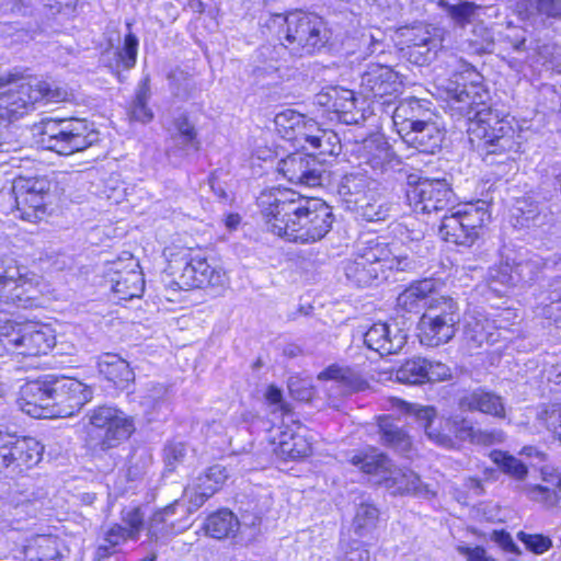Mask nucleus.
I'll return each instance as SVG.
<instances>
[{
	"label": "nucleus",
	"mask_w": 561,
	"mask_h": 561,
	"mask_svg": "<svg viewBox=\"0 0 561 561\" xmlns=\"http://www.w3.org/2000/svg\"><path fill=\"white\" fill-rule=\"evenodd\" d=\"M392 407L407 414L413 415L419 426L433 444L453 449L457 440H470L474 427L463 416L437 417V411L431 405L411 404L400 399L392 400Z\"/></svg>",
	"instance_id": "6e6552de"
},
{
	"label": "nucleus",
	"mask_w": 561,
	"mask_h": 561,
	"mask_svg": "<svg viewBox=\"0 0 561 561\" xmlns=\"http://www.w3.org/2000/svg\"><path fill=\"white\" fill-rule=\"evenodd\" d=\"M277 170L290 183L313 187L321 184L323 165L313 154L295 152L282 159Z\"/></svg>",
	"instance_id": "2eb2a0df"
},
{
	"label": "nucleus",
	"mask_w": 561,
	"mask_h": 561,
	"mask_svg": "<svg viewBox=\"0 0 561 561\" xmlns=\"http://www.w3.org/2000/svg\"><path fill=\"white\" fill-rule=\"evenodd\" d=\"M426 366V381L428 382L446 380L451 375L449 367L440 362H431L427 359Z\"/></svg>",
	"instance_id": "69168bd1"
},
{
	"label": "nucleus",
	"mask_w": 561,
	"mask_h": 561,
	"mask_svg": "<svg viewBox=\"0 0 561 561\" xmlns=\"http://www.w3.org/2000/svg\"><path fill=\"white\" fill-rule=\"evenodd\" d=\"M400 75L391 67L381 64H369L360 78L359 93L368 100L390 103L402 90Z\"/></svg>",
	"instance_id": "4468645a"
},
{
	"label": "nucleus",
	"mask_w": 561,
	"mask_h": 561,
	"mask_svg": "<svg viewBox=\"0 0 561 561\" xmlns=\"http://www.w3.org/2000/svg\"><path fill=\"white\" fill-rule=\"evenodd\" d=\"M16 402L23 412L33 416L35 412V382L27 381L21 386Z\"/></svg>",
	"instance_id": "052dcab7"
},
{
	"label": "nucleus",
	"mask_w": 561,
	"mask_h": 561,
	"mask_svg": "<svg viewBox=\"0 0 561 561\" xmlns=\"http://www.w3.org/2000/svg\"><path fill=\"white\" fill-rule=\"evenodd\" d=\"M378 188V183L367 174L362 172H352L343 176L339 185L340 195L344 196L348 203H354L356 197L369 195Z\"/></svg>",
	"instance_id": "2f4dec72"
},
{
	"label": "nucleus",
	"mask_w": 561,
	"mask_h": 561,
	"mask_svg": "<svg viewBox=\"0 0 561 561\" xmlns=\"http://www.w3.org/2000/svg\"><path fill=\"white\" fill-rule=\"evenodd\" d=\"M267 26L282 28L278 33L280 43L263 45L256 51L252 71L256 80L274 77L279 69V60L285 59L287 54L296 57L311 55L324 47L329 41L325 22L313 13L296 11L287 15L275 14Z\"/></svg>",
	"instance_id": "7ed1b4c3"
},
{
	"label": "nucleus",
	"mask_w": 561,
	"mask_h": 561,
	"mask_svg": "<svg viewBox=\"0 0 561 561\" xmlns=\"http://www.w3.org/2000/svg\"><path fill=\"white\" fill-rule=\"evenodd\" d=\"M403 141L417 151L434 154L439 151L445 138L444 130L434 122L424 121L402 136Z\"/></svg>",
	"instance_id": "393cba45"
},
{
	"label": "nucleus",
	"mask_w": 561,
	"mask_h": 561,
	"mask_svg": "<svg viewBox=\"0 0 561 561\" xmlns=\"http://www.w3.org/2000/svg\"><path fill=\"white\" fill-rule=\"evenodd\" d=\"M378 516L379 512L374 505L367 503L360 504L356 510L353 520L355 531L359 536L365 535L376 526Z\"/></svg>",
	"instance_id": "09e8293b"
},
{
	"label": "nucleus",
	"mask_w": 561,
	"mask_h": 561,
	"mask_svg": "<svg viewBox=\"0 0 561 561\" xmlns=\"http://www.w3.org/2000/svg\"><path fill=\"white\" fill-rule=\"evenodd\" d=\"M536 312L557 327H561V280L557 282V287L550 290L547 298L537 306Z\"/></svg>",
	"instance_id": "a19ab883"
},
{
	"label": "nucleus",
	"mask_w": 561,
	"mask_h": 561,
	"mask_svg": "<svg viewBox=\"0 0 561 561\" xmlns=\"http://www.w3.org/2000/svg\"><path fill=\"white\" fill-rule=\"evenodd\" d=\"M458 408L466 412H480L494 417H505L503 398L484 388H477L465 392L458 399Z\"/></svg>",
	"instance_id": "5701e85b"
},
{
	"label": "nucleus",
	"mask_w": 561,
	"mask_h": 561,
	"mask_svg": "<svg viewBox=\"0 0 561 561\" xmlns=\"http://www.w3.org/2000/svg\"><path fill=\"white\" fill-rule=\"evenodd\" d=\"M163 254L181 287L210 288L220 294L228 286L229 278L226 272L220 266L210 264L198 251L167 247Z\"/></svg>",
	"instance_id": "0eeeda50"
},
{
	"label": "nucleus",
	"mask_w": 561,
	"mask_h": 561,
	"mask_svg": "<svg viewBox=\"0 0 561 561\" xmlns=\"http://www.w3.org/2000/svg\"><path fill=\"white\" fill-rule=\"evenodd\" d=\"M489 282L490 286L497 290L494 286L496 284L514 287L517 286V282L514 277V267L508 261L501 262L499 265H495L489 270Z\"/></svg>",
	"instance_id": "603ef678"
},
{
	"label": "nucleus",
	"mask_w": 561,
	"mask_h": 561,
	"mask_svg": "<svg viewBox=\"0 0 561 561\" xmlns=\"http://www.w3.org/2000/svg\"><path fill=\"white\" fill-rule=\"evenodd\" d=\"M434 290L435 283L431 278L414 282L399 294L397 306L407 312H415Z\"/></svg>",
	"instance_id": "c756f323"
},
{
	"label": "nucleus",
	"mask_w": 561,
	"mask_h": 561,
	"mask_svg": "<svg viewBox=\"0 0 561 561\" xmlns=\"http://www.w3.org/2000/svg\"><path fill=\"white\" fill-rule=\"evenodd\" d=\"M87 416L91 427L89 434L95 436L96 446L104 451L126 442L136 430L134 417L115 407H98Z\"/></svg>",
	"instance_id": "f8f14e48"
},
{
	"label": "nucleus",
	"mask_w": 561,
	"mask_h": 561,
	"mask_svg": "<svg viewBox=\"0 0 561 561\" xmlns=\"http://www.w3.org/2000/svg\"><path fill=\"white\" fill-rule=\"evenodd\" d=\"M350 461L364 473L371 476L374 483L383 485L392 494H413L425 499L436 494L432 485L423 483L415 472L394 467L382 453H358Z\"/></svg>",
	"instance_id": "423d86ee"
},
{
	"label": "nucleus",
	"mask_w": 561,
	"mask_h": 561,
	"mask_svg": "<svg viewBox=\"0 0 561 561\" xmlns=\"http://www.w3.org/2000/svg\"><path fill=\"white\" fill-rule=\"evenodd\" d=\"M274 453L284 460H297L308 457L312 451L311 437L304 432L285 431L278 442L273 439Z\"/></svg>",
	"instance_id": "bb28decb"
},
{
	"label": "nucleus",
	"mask_w": 561,
	"mask_h": 561,
	"mask_svg": "<svg viewBox=\"0 0 561 561\" xmlns=\"http://www.w3.org/2000/svg\"><path fill=\"white\" fill-rule=\"evenodd\" d=\"M364 342L368 348L381 356L399 353L407 343V334L397 327L388 323H374L364 334Z\"/></svg>",
	"instance_id": "aec40b11"
},
{
	"label": "nucleus",
	"mask_w": 561,
	"mask_h": 561,
	"mask_svg": "<svg viewBox=\"0 0 561 561\" xmlns=\"http://www.w3.org/2000/svg\"><path fill=\"white\" fill-rule=\"evenodd\" d=\"M57 321L38 322L37 321V356L47 355L56 350V354H64L62 344H57Z\"/></svg>",
	"instance_id": "ea45409f"
},
{
	"label": "nucleus",
	"mask_w": 561,
	"mask_h": 561,
	"mask_svg": "<svg viewBox=\"0 0 561 561\" xmlns=\"http://www.w3.org/2000/svg\"><path fill=\"white\" fill-rule=\"evenodd\" d=\"M68 92L55 81H42L37 83V104L44 105L66 101Z\"/></svg>",
	"instance_id": "8fccbe9b"
},
{
	"label": "nucleus",
	"mask_w": 561,
	"mask_h": 561,
	"mask_svg": "<svg viewBox=\"0 0 561 561\" xmlns=\"http://www.w3.org/2000/svg\"><path fill=\"white\" fill-rule=\"evenodd\" d=\"M187 448L183 443H169L163 449L165 472H174L186 457Z\"/></svg>",
	"instance_id": "864d4df0"
},
{
	"label": "nucleus",
	"mask_w": 561,
	"mask_h": 561,
	"mask_svg": "<svg viewBox=\"0 0 561 561\" xmlns=\"http://www.w3.org/2000/svg\"><path fill=\"white\" fill-rule=\"evenodd\" d=\"M319 379L332 381L342 396L364 388L360 377L347 367L330 366L320 373Z\"/></svg>",
	"instance_id": "473e14b6"
},
{
	"label": "nucleus",
	"mask_w": 561,
	"mask_h": 561,
	"mask_svg": "<svg viewBox=\"0 0 561 561\" xmlns=\"http://www.w3.org/2000/svg\"><path fill=\"white\" fill-rule=\"evenodd\" d=\"M229 478L228 469L222 465H214L197 476L192 484L184 490L190 503L188 511L198 510L210 496L218 492Z\"/></svg>",
	"instance_id": "dca6fc26"
},
{
	"label": "nucleus",
	"mask_w": 561,
	"mask_h": 561,
	"mask_svg": "<svg viewBox=\"0 0 561 561\" xmlns=\"http://www.w3.org/2000/svg\"><path fill=\"white\" fill-rule=\"evenodd\" d=\"M504 440V433L502 431H473V435L470 439L471 443L481 444V445H492L496 443H501Z\"/></svg>",
	"instance_id": "774afa93"
},
{
	"label": "nucleus",
	"mask_w": 561,
	"mask_h": 561,
	"mask_svg": "<svg viewBox=\"0 0 561 561\" xmlns=\"http://www.w3.org/2000/svg\"><path fill=\"white\" fill-rule=\"evenodd\" d=\"M91 387L81 381L45 375L37 377V419L67 417L91 401Z\"/></svg>",
	"instance_id": "39448f33"
},
{
	"label": "nucleus",
	"mask_w": 561,
	"mask_h": 561,
	"mask_svg": "<svg viewBox=\"0 0 561 561\" xmlns=\"http://www.w3.org/2000/svg\"><path fill=\"white\" fill-rule=\"evenodd\" d=\"M46 16H56L60 22L72 18L77 12L78 0H39Z\"/></svg>",
	"instance_id": "49530a36"
},
{
	"label": "nucleus",
	"mask_w": 561,
	"mask_h": 561,
	"mask_svg": "<svg viewBox=\"0 0 561 561\" xmlns=\"http://www.w3.org/2000/svg\"><path fill=\"white\" fill-rule=\"evenodd\" d=\"M354 205L357 216L368 222L385 221L392 213V204L379 193L378 188L369 195L356 197Z\"/></svg>",
	"instance_id": "cd10ccee"
},
{
	"label": "nucleus",
	"mask_w": 561,
	"mask_h": 561,
	"mask_svg": "<svg viewBox=\"0 0 561 561\" xmlns=\"http://www.w3.org/2000/svg\"><path fill=\"white\" fill-rule=\"evenodd\" d=\"M33 77L31 73L14 68L9 71H0V101L2 104H8L9 101L19 100L23 96L22 83H27L32 87Z\"/></svg>",
	"instance_id": "f704fd0d"
},
{
	"label": "nucleus",
	"mask_w": 561,
	"mask_h": 561,
	"mask_svg": "<svg viewBox=\"0 0 561 561\" xmlns=\"http://www.w3.org/2000/svg\"><path fill=\"white\" fill-rule=\"evenodd\" d=\"M356 154L359 165L369 167L376 173L386 172L396 161L390 145L380 135L366 138L357 146Z\"/></svg>",
	"instance_id": "a211bd4d"
},
{
	"label": "nucleus",
	"mask_w": 561,
	"mask_h": 561,
	"mask_svg": "<svg viewBox=\"0 0 561 561\" xmlns=\"http://www.w3.org/2000/svg\"><path fill=\"white\" fill-rule=\"evenodd\" d=\"M480 9V5L474 2L465 1L454 7H448V15L459 24L470 22L476 11Z\"/></svg>",
	"instance_id": "bf43d9fd"
},
{
	"label": "nucleus",
	"mask_w": 561,
	"mask_h": 561,
	"mask_svg": "<svg viewBox=\"0 0 561 561\" xmlns=\"http://www.w3.org/2000/svg\"><path fill=\"white\" fill-rule=\"evenodd\" d=\"M378 427L381 443L400 454H408L412 447L411 437L405 431L393 422L391 416L378 417Z\"/></svg>",
	"instance_id": "c85d7f7f"
},
{
	"label": "nucleus",
	"mask_w": 561,
	"mask_h": 561,
	"mask_svg": "<svg viewBox=\"0 0 561 561\" xmlns=\"http://www.w3.org/2000/svg\"><path fill=\"white\" fill-rule=\"evenodd\" d=\"M122 264V261L114 264V274L111 277L113 291L123 300L139 297L144 291L145 282L138 262L129 257L124 268L118 267Z\"/></svg>",
	"instance_id": "412c9836"
},
{
	"label": "nucleus",
	"mask_w": 561,
	"mask_h": 561,
	"mask_svg": "<svg viewBox=\"0 0 561 561\" xmlns=\"http://www.w3.org/2000/svg\"><path fill=\"white\" fill-rule=\"evenodd\" d=\"M444 214L438 233L447 242L471 247L478 239L479 229L490 219L484 202L469 203L450 208Z\"/></svg>",
	"instance_id": "9d476101"
},
{
	"label": "nucleus",
	"mask_w": 561,
	"mask_h": 561,
	"mask_svg": "<svg viewBox=\"0 0 561 561\" xmlns=\"http://www.w3.org/2000/svg\"><path fill=\"white\" fill-rule=\"evenodd\" d=\"M306 148L313 152L311 154L337 156L341 151V141L336 133L329 129H322L316 122V129L311 128L306 141Z\"/></svg>",
	"instance_id": "7c9ffc66"
},
{
	"label": "nucleus",
	"mask_w": 561,
	"mask_h": 561,
	"mask_svg": "<svg viewBox=\"0 0 561 561\" xmlns=\"http://www.w3.org/2000/svg\"><path fill=\"white\" fill-rule=\"evenodd\" d=\"M37 561H58L59 551L55 538L37 536Z\"/></svg>",
	"instance_id": "13d9d810"
},
{
	"label": "nucleus",
	"mask_w": 561,
	"mask_h": 561,
	"mask_svg": "<svg viewBox=\"0 0 561 561\" xmlns=\"http://www.w3.org/2000/svg\"><path fill=\"white\" fill-rule=\"evenodd\" d=\"M459 320L458 306L451 298L432 299L419 321L420 342L432 347L449 342L456 334Z\"/></svg>",
	"instance_id": "9b49d317"
},
{
	"label": "nucleus",
	"mask_w": 561,
	"mask_h": 561,
	"mask_svg": "<svg viewBox=\"0 0 561 561\" xmlns=\"http://www.w3.org/2000/svg\"><path fill=\"white\" fill-rule=\"evenodd\" d=\"M257 205L266 229L288 241L313 243L332 229V209L321 199L274 187L260 194Z\"/></svg>",
	"instance_id": "f03ea898"
},
{
	"label": "nucleus",
	"mask_w": 561,
	"mask_h": 561,
	"mask_svg": "<svg viewBox=\"0 0 561 561\" xmlns=\"http://www.w3.org/2000/svg\"><path fill=\"white\" fill-rule=\"evenodd\" d=\"M426 365L425 358L409 359L397 370L396 378L403 383H423L426 381Z\"/></svg>",
	"instance_id": "79ce46f5"
},
{
	"label": "nucleus",
	"mask_w": 561,
	"mask_h": 561,
	"mask_svg": "<svg viewBox=\"0 0 561 561\" xmlns=\"http://www.w3.org/2000/svg\"><path fill=\"white\" fill-rule=\"evenodd\" d=\"M128 33L125 35L124 45L116 55V68L130 69L136 65L138 54V38L130 32L131 24H126Z\"/></svg>",
	"instance_id": "c03bdc74"
},
{
	"label": "nucleus",
	"mask_w": 561,
	"mask_h": 561,
	"mask_svg": "<svg viewBox=\"0 0 561 561\" xmlns=\"http://www.w3.org/2000/svg\"><path fill=\"white\" fill-rule=\"evenodd\" d=\"M33 332L31 327H19L16 331L7 337V345L13 346L15 350L22 346L32 347L34 343Z\"/></svg>",
	"instance_id": "e2e57ef3"
},
{
	"label": "nucleus",
	"mask_w": 561,
	"mask_h": 561,
	"mask_svg": "<svg viewBox=\"0 0 561 561\" xmlns=\"http://www.w3.org/2000/svg\"><path fill=\"white\" fill-rule=\"evenodd\" d=\"M520 491L531 501L547 505H552L556 502L554 492L540 484H524Z\"/></svg>",
	"instance_id": "4d7b16f0"
},
{
	"label": "nucleus",
	"mask_w": 561,
	"mask_h": 561,
	"mask_svg": "<svg viewBox=\"0 0 561 561\" xmlns=\"http://www.w3.org/2000/svg\"><path fill=\"white\" fill-rule=\"evenodd\" d=\"M150 96L149 85L144 82L139 85L135 99L129 108V117L133 121L140 122L142 124L149 123L153 118L152 111L148 107L147 103Z\"/></svg>",
	"instance_id": "37998d69"
},
{
	"label": "nucleus",
	"mask_w": 561,
	"mask_h": 561,
	"mask_svg": "<svg viewBox=\"0 0 561 561\" xmlns=\"http://www.w3.org/2000/svg\"><path fill=\"white\" fill-rule=\"evenodd\" d=\"M413 267L414 261L402 254L397 244L370 237L357 243L355 253L345 262L344 272L354 285L366 287L386 279L388 272L409 271Z\"/></svg>",
	"instance_id": "20e7f679"
},
{
	"label": "nucleus",
	"mask_w": 561,
	"mask_h": 561,
	"mask_svg": "<svg viewBox=\"0 0 561 561\" xmlns=\"http://www.w3.org/2000/svg\"><path fill=\"white\" fill-rule=\"evenodd\" d=\"M68 186L69 176L62 172L37 179V213L50 215L56 211L65 199Z\"/></svg>",
	"instance_id": "4be33fe9"
},
{
	"label": "nucleus",
	"mask_w": 561,
	"mask_h": 561,
	"mask_svg": "<svg viewBox=\"0 0 561 561\" xmlns=\"http://www.w3.org/2000/svg\"><path fill=\"white\" fill-rule=\"evenodd\" d=\"M440 87L446 91L450 115L467 121L470 140L477 141V148L486 163H497L494 156H504L515 148L513 127L492 112L486 104L488 92L481 84L448 80Z\"/></svg>",
	"instance_id": "f257e3e1"
},
{
	"label": "nucleus",
	"mask_w": 561,
	"mask_h": 561,
	"mask_svg": "<svg viewBox=\"0 0 561 561\" xmlns=\"http://www.w3.org/2000/svg\"><path fill=\"white\" fill-rule=\"evenodd\" d=\"M535 9L547 18H561V0H534Z\"/></svg>",
	"instance_id": "338daca9"
},
{
	"label": "nucleus",
	"mask_w": 561,
	"mask_h": 561,
	"mask_svg": "<svg viewBox=\"0 0 561 561\" xmlns=\"http://www.w3.org/2000/svg\"><path fill=\"white\" fill-rule=\"evenodd\" d=\"M497 336L494 321L484 313L473 311L466 314L462 346L468 353L481 348L484 344H493Z\"/></svg>",
	"instance_id": "f3484780"
},
{
	"label": "nucleus",
	"mask_w": 561,
	"mask_h": 561,
	"mask_svg": "<svg viewBox=\"0 0 561 561\" xmlns=\"http://www.w3.org/2000/svg\"><path fill=\"white\" fill-rule=\"evenodd\" d=\"M407 199L414 213L431 215L448 211L454 193L446 180L423 179L409 188Z\"/></svg>",
	"instance_id": "ddd939ff"
},
{
	"label": "nucleus",
	"mask_w": 561,
	"mask_h": 561,
	"mask_svg": "<svg viewBox=\"0 0 561 561\" xmlns=\"http://www.w3.org/2000/svg\"><path fill=\"white\" fill-rule=\"evenodd\" d=\"M491 457L495 463L507 474L523 481L528 473L527 467L517 458L503 451H493Z\"/></svg>",
	"instance_id": "de8ad7c7"
},
{
	"label": "nucleus",
	"mask_w": 561,
	"mask_h": 561,
	"mask_svg": "<svg viewBox=\"0 0 561 561\" xmlns=\"http://www.w3.org/2000/svg\"><path fill=\"white\" fill-rule=\"evenodd\" d=\"M517 539L524 543L527 550L535 554H542L552 547L551 538L542 534L518 531Z\"/></svg>",
	"instance_id": "5fc2aeb1"
},
{
	"label": "nucleus",
	"mask_w": 561,
	"mask_h": 561,
	"mask_svg": "<svg viewBox=\"0 0 561 561\" xmlns=\"http://www.w3.org/2000/svg\"><path fill=\"white\" fill-rule=\"evenodd\" d=\"M99 374L117 390H126L135 381L129 363L114 353H105L98 359Z\"/></svg>",
	"instance_id": "a878e982"
},
{
	"label": "nucleus",
	"mask_w": 561,
	"mask_h": 561,
	"mask_svg": "<svg viewBox=\"0 0 561 561\" xmlns=\"http://www.w3.org/2000/svg\"><path fill=\"white\" fill-rule=\"evenodd\" d=\"M425 110L420 100L407 99L399 103L393 112V123L398 126V131L402 136L407 129H411L424 122Z\"/></svg>",
	"instance_id": "72a5a7b5"
},
{
	"label": "nucleus",
	"mask_w": 561,
	"mask_h": 561,
	"mask_svg": "<svg viewBox=\"0 0 561 561\" xmlns=\"http://www.w3.org/2000/svg\"><path fill=\"white\" fill-rule=\"evenodd\" d=\"M176 135L175 141L180 144L185 150H198L199 142L196 139V131L194 126L187 121L186 117H180L175 122Z\"/></svg>",
	"instance_id": "3c124183"
},
{
	"label": "nucleus",
	"mask_w": 561,
	"mask_h": 561,
	"mask_svg": "<svg viewBox=\"0 0 561 561\" xmlns=\"http://www.w3.org/2000/svg\"><path fill=\"white\" fill-rule=\"evenodd\" d=\"M276 133L287 141L306 148L305 141L311 133V128L316 129V121L294 111L285 110L276 114L274 118Z\"/></svg>",
	"instance_id": "6ab92c4d"
},
{
	"label": "nucleus",
	"mask_w": 561,
	"mask_h": 561,
	"mask_svg": "<svg viewBox=\"0 0 561 561\" xmlns=\"http://www.w3.org/2000/svg\"><path fill=\"white\" fill-rule=\"evenodd\" d=\"M22 188H23V186L19 187L18 184L14 185V191H15V194H16L15 201H16V205H18L19 209L21 207H27L30 209V211L25 210L23 213V215H22L23 218L30 219V217H32L35 214V205H34L35 193H34V187H33V185H31V186H28L26 188L25 192H23Z\"/></svg>",
	"instance_id": "680f3d73"
},
{
	"label": "nucleus",
	"mask_w": 561,
	"mask_h": 561,
	"mask_svg": "<svg viewBox=\"0 0 561 561\" xmlns=\"http://www.w3.org/2000/svg\"><path fill=\"white\" fill-rule=\"evenodd\" d=\"M549 260H543L539 255L533 254L529 257L519 259L514 261V277L519 284L533 282L540 271L548 264Z\"/></svg>",
	"instance_id": "58836bf2"
},
{
	"label": "nucleus",
	"mask_w": 561,
	"mask_h": 561,
	"mask_svg": "<svg viewBox=\"0 0 561 561\" xmlns=\"http://www.w3.org/2000/svg\"><path fill=\"white\" fill-rule=\"evenodd\" d=\"M131 541V534L121 524L114 523L102 531L101 542L95 551L98 561L119 551L121 547Z\"/></svg>",
	"instance_id": "c9c22d12"
},
{
	"label": "nucleus",
	"mask_w": 561,
	"mask_h": 561,
	"mask_svg": "<svg viewBox=\"0 0 561 561\" xmlns=\"http://www.w3.org/2000/svg\"><path fill=\"white\" fill-rule=\"evenodd\" d=\"M125 528L131 534V541H137L146 525V512L142 506L125 507L121 513Z\"/></svg>",
	"instance_id": "a18cd8bd"
},
{
	"label": "nucleus",
	"mask_w": 561,
	"mask_h": 561,
	"mask_svg": "<svg viewBox=\"0 0 561 561\" xmlns=\"http://www.w3.org/2000/svg\"><path fill=\"white\" fill-rule=\"evenodd\" d=\"M98 133L84 119L42 118L37 124V148L69 156L90 147Z\"/></svg>",
	"instance_id": "1a4fd4ad"
},
{
	"label": "nucleus",
	"mask_w": 561,
	"mask_h": 561,
	"mask_svg": "<svg viewBox=\"0 0 561 561\" xmlns=\"http://www.w3.org/2000/svg\"><path fill=\"white\" fill-rule=\"evenodd\" d=\"M238 527V518L228 510H220L209 515L204 524L206 534L217 539L233 535Z\"/></svg>",
	"instance_id": "e433bc0d"
},
{
	"label": "nucleus",
	"mask_w": 561,
	"mask_h": 561,
	"mask_svg": "<svg viewBox=\"0 0 561 561\" xmlns=\"http://www.w3.org/2000/svg\"><path fill=\"white\" fill-rule=\"evenodd\" d=\"M265 400L272 407V413L279 411L283 414H288L290 412L289 405L283 400L282 391L273 385L266 389Z\"/></svg>",
	"instance_id": "0e129e2a"
},
{
	"label": "nucleus",
	"mask_w": 561,
	"mask_h": 561,
	"mask_svg": "<svg viewBox=\"0 0 561 561\" xmlns=\"http://www.w3.org/2000/svg\"><path fill=\"white\" fill-rule=\"evenodd\" d=\"M538 419L558 436L561 426V402L543 407L538 413Z\"/></svg>",
	"instance_id": "6e6d98bb"
},
{
	"label": "nucleus",
	"mask_w": 561,
	"mask_h": 561,
	"mask_svg": "<svg viewBox=\"0 0 561 561\" xmlns=\"http://www.w3.org/2000/svg\"><path fill=\"white\" fill-rule=\"evenodd\" d=\"M318 103L340 114V119L345 124H358L363 114L356 110L354 92L348 89L333 87L318 95Z\"/></svg>",
	"instance_id": "b1692460"
},
{
	"label": "nucleus",
	"mask_w": 561,
	"mask_h": 561,
	"mask_svg": "<svg viewBox=\"0 0 561 561\" xmlns=\"http://www.w3.org/2000/svg\"><path fill=\"white\" fill-rule=\"evenodd\" d=\"M176 502L156 511L147 523V535L150 540L159 541L167 539L174 534V525L169 524L167 518L174 514Z\"/></svg>",
	"instance_id": "4c0bfd02"
}]
</instances>
